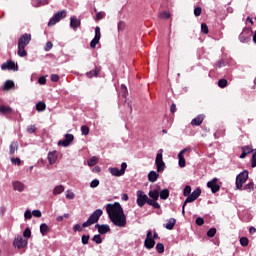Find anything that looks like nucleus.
I'll list each match as a JSON object with an SVG mask.
<instances>
[{"label":"nucleus","instance_id":"f257e3e1","mask_svg":"<svg viewBox=\"0 0 256 256\" xmlns=\"http://www.w3.org/2000/svg\"><path fill=\"white\" fill-rule=\"evenodd\" d=\"M106 213L112 221L113 225L116 227H126L127 226V216L123 211V207L119 202H115L113 204L106 205Z\"/></svg>","mask_w":256,"mask_h":256},{"label":"nucleus","instance_id":"f03ea898","mask_svg":"<svg viewBox=\"0 0 256 256\" xmlns=\"http://www.w3.org/2000/svg\"><path fill=\"white\" fill-rule=\"evenodd\" d=\"M103 215V210L96 209L88 218V221L82 224V227H91V225H95L99 221V218Z\"/></svg>","mask_w":256,"mask_h":256},{"label":"nucleus","instance_id":"7ed1b4c3","mask_svg":"<svg viewBox=\"0 0 256 256\" xmlns=\"http://www.w3.org/2000/svg\"><path fill=\"white\" fill-rule=\"evenodd\" d=\"M247 179H249V172L247 170L238 174L236 177V189L242 191L243 184L247 182Z\"/></svg>","mask_w":256,"mask_h":256},{"label":"nucleus","instance_id":"20e7f679","mask_svg":"<svg viewBox=\"0 0 256 256\" xmlns=\"http://www.w3.org/2000/svg\"><path fill=\"white\" fill-rule=\"evenodd\" d=\"M136 203L138 205V207H145V203H147V205H149V196H147V194H145V192H143L142 190H138L136 192Z\"/></svg>","mask_w":256,"mask_h":256},{"label":"nucleus","instance_id":"39448f33","mask_svg":"<svg viewBox=\"0 0 256 256\" xmlns=\"http://www.w3.org/2000/svg\"><path fill=\"white\" fill-rule=\"evenodd\" d=\"M155 165L157 166V172L165 171V162H163V149H159L155 159Z\"/></svg>","mask_w":256,"mask_h":256},{"label":"nucleus","instance_id":"423d86ee","mask_svg":"<svg viewBox=\"0 0 256 256\" xmlns=\"http://www.w3.org/2000/svg\"><path fill=\"white\" fill-rule=\"evenodd\" d=\"M67 17V11L62 10L57 12L48 22V26L49 27H53V25H55L56 23H59V21H61V19H65Z\"/></svg>","mask_w":256,"mask_h":256},{"label":"nucleus","instance_id":"0eeeda50","mask_svg":"<svg viewBox=\"0 0 256 256\" xmlns=\"http://www.w3.org/2000/svg\"><path fill=\"white\" fill-rule=\"evenodd\" d=\"M189 153H191V148H189V147H186L182 151L179 152V154H178L179 167H181V168L185 167V165H186L185 155H189Z\"/></svg>","mask_w":256,"mask_h":256},{"label":"nucleus","instance_id":"6e6552de","mask_svg":"<svg viewBox=\"0 0 256 256\" xmlns=\"http://www.w3.org/2000/svg\"><path fill=\"white\" fill-rule=\"evenodd\" d=\"M1 69L2 71H19V66L14 61L8 60L1 65Z\"/></svg>","mask_w":256,"mask_h":256},{"label":"nucleus","instance_id":"1a4fd4ad","mask_svg":"<svg viewBox=\"0 0 256 256\" xmlns=\"http://www.w3.org/2000/svg\"><path fill=\"white\" fill-rule=\"evenodd\" d=\"M144 247H146V249H153V247H155V240H153V232L151 230H149L146 234Z\"/></svg>","mask_w":256,"mask_h":256},{"label":"nucleus","instance_id":"9d476101","mask_svg":"<svg viewBox=\"0 0 256 256\" xmlns=\"http://www.w3.org/2000/svg\"><path fill=\"white\" fill-rule=\"evenodd\" d=\"M199 197H201V188H197L192 193H190V195L185 200V205H187V203H193V201H197Z\"/></svg>","mask_w":256,"mask_h":256},{"label":"nucleus","instance_id":"9b49d317","mask_svg":"<svg viewBox=\"0 0 256 256\" xmlns=\"http://www.w3.org/2000/svg\"><path fill=\"white\" fill-rule=\"evenodd\" d=\"M99 41H101V28L99 26H97L95 28V37L90 42L91 49H95L97 47V45H99Z\"/></svg>","mask_w":256,"mask_h":256},{"label":"nucleus","instance_id":"f8f14e48","mask_svg":"<svg viewBox=\"0 0 256 256\" xmlns=\"http://www.w3.org/2000/svg\"><path fill=\"white\" fill-rule=\"evenodd\" d=\"M13 245L17 249H25L27 247V239H24L23 236H17L13 241Z\"/></svg>","mask_w":256,"mask_h":256},{"label":"nucleus","instance_id":"ddd939ff","mask_svg":"<svg viewBox=\"0 0 256 256\" xmlns=\"http://www.w3.org/2000/svg\"><path fill=\"white\" fill-rule=\"evenodd\" d=\"M73 139H75V136L73 134H66L64 140L58 141L59 147H69L71 143H73Z\"/></svg>","mask_w":256,"mask_h":256},{"label":"nucleus","instance_id":"4468645a","mask_svg":"<svg viewBox=\"0 0 256 256\" xmlns=\"http://www.w3.org/2000/svg\"><path fill=\"white\" fill-rule=\"evenodd\" d=\"M31 43V34H24L18 40V46L27 47Z\"/></svg>","mask_w":256,"mask_h":256},{"label":"nucleus","instance_id":"2eb2a0df","mask_svg":"<svg viewBox=\"0 0 256 256\" xmlns=\"http://www.w3.org/2000/svg\"><path fill=\"white\" fill-rule=\"evenodd\" d=\"M217 178H213L211 181L207 183V187L211 189L212 193H217L219 189H221V186L217 183Z\"/></svg>","mask_w":256,"mask_h":256},{"label":"nucleus","instance_id":"dca6fc26","mask_svg":"<svg viewBox=\"0 0 256 256\" xmlns=\"http://www.w3.org/2000/svg\"><path fill=\"white\" fill-rule=\"evenodd\" d=\"M47 159H48L49 165H55V163H57V159H59V153L57 151L49 152Z\"/></svg>","mask_w":256,"mask_h":256},{"label":"nucleus","instance_id":"f3484780","mask_svg":"<svg viewBox=\"0 0 256 256\" xmlns=\"http://www.w3.org/2000/svg\"><path fill=\"white\" fill-rule=\"evenodd\" d=\"M95 228L98 229V232L100 233V235H105V233H109V231H111V228L107 224H103V225L96 224Z\"/></svg>","mask_w":256,"mask_h":256},{"label":"nucleus","instance_id":"a211bd4d","mask_svg":"<svg viewBox=\"0 0 256 256\" xmlns=\"http://www.w3.org/2000/svg\"><path fill=\"white\" fill-rule=\"evenodd\" d=\"M12 187L14 191H18L19 193H22V191H25V184L21 181H14L12 183Z\"/></svg>","mask_w":256,"mask_h":256},{"label":"nucleus","instance_id":"6ab92c4d","mask_svg":"<svg viewBox=\"0 0 256 256\" xmlns=\"http://www.w3.org/2000/svg\"><path fill=\"white\" fill-rule=\"evenodd\" d=\"M159 191H160V188H155L149 192L148 195L151 201H157L159 199Z\"/></svg>","mask_w":256,"mask_h":256},{"label":"nucleus","instance_id":"aec40b11","mask_svg":"<svg viewBox=\"0 0 256 256\" xmlns=\"http://www.w3.org/2000/svg\"><path fill=\"white\" fill-rule=\"evenodd\" d=\"M175 223H177V220L175 218H170L167 220V223L164 224L165 229H168V231H172L173 227H175Z\"/></svg>","mask_w":256,"mask_h":256},{"label":"nucleus","instance_id":"412c9836","mask_svg":"<svg viewBox=\"0 0 256 256\" xmlns=\"http://www.w3.org/2000/svg\"><path fill=\"white\" fill-rule=\"evenodd\" d=\"M108 171L113 175V177H123V172H121L117 167L109 168Z\"/></svg>","mask_w":256,"mask_h":256},{"label":"nucleus","instance_id":"4be33fe9","mask_svg":"<svg viewBox=\"0 0 256 256\" xmlns=\"http://www.w3.org/2000/svg\"><path fill=\"white\" fill-rule=\"evenodd\" d=\"M81 25V20L80 19H77L75 17H71L70 18V27L72 29H77V27H79Z\"/></svg>","mask_w":256,"mask_h":256},{"label":"nucleus","instance_id":"5701e85b","mask_svg":"<svg viewBox=\"0 0 256 256\" xmlns=\"http://www.w3.org/2000/svg\"><path fill=\"white\" fill-rule=\"evenodd\" d=\"M157 179H159V173H157L156 171H150V173L148 174V180L150 181V183H155Z\"/></svg>","mask_w":256,"mask_h":256},{"label":"nucleus","instance_id":"b1692460","mask_svg":"<svg viewBox=\"0 0 256 256\" xmlns=\"http://www.w3.org/2000/svg\"><path fill=\"white\" fill-rule=\"evenodd\" d=\"M203 119H205V116L199 115L191 121V125H201V123H203Z\"/></svg>","mask_w":256,"mask_h":256},{"label":"nucleus","instance_id":"393cba45","mask_svg":"<svg viewBox=\"0 0 256 256\" xmlns=\"http://www.w3.org/2000/svg\"><path fill=\"white\" fill-rule=\"evenodd\" d=\"M98 163L99 158H97V156H93L87 161L88 167H95V165H97Z\"/></svg>","mask_w":256,"mask_h":256},{"label":"nucleus","instance_id":"a878e982","mask_svg":"<svg viewBox=\"0 0 256 256\" xmlns=\"http://www.w3.org/2000/svg\"><path fill=\"white\" fill-rule=\"evenodd\" d=\"M40 233L43 237H45V235H47V233H49V226L45 223L40 225Z\"/></svg>","mask_w":256,"mask_h":256},{"label":"nucleus","instance_id":"bb28decb","mask_svg":"<svg viewBox=\"0 0 256 256\" xmlns=\"http://www.w3.org/2000/svg\"><path fill=\"white\" fill-rule=\"evenodd\" d=\"M65 191V187L63 185L55 186L53 189V195H61Z\"/></svg>","mask_w":256,"mask_h":256},{"label":"nucleus","instance_id":"cd10ccee","mask_svg":"<svg viewBox=\"0 0 256 256\" xmlns=\"http://www.w3.org/2000/svg\"><path fill=\"white\" fill-rule=\"evenodd\" d=\"M17 149H19V145L17 144V142H12L10 144L9 154L10 155H15V151H17Z\"/></svg>","mask_w":256,"mask_h":256},{"label":"nucleus","instance_id":"c85d7f7f","mask_svg":"<svg viewBox=\"0 0 256 256\" xmlns=\"http://www.w3.org/2000/svg\"><path fill=\"white\" fill-rule=\"evenodd\" d=\"M242 189L244 191H247L248 193H251V191H255V184L253 182H250L246 184Z\"/></svg>","mask_w":256,"mask_h":256},{"label":"nucleus","instance_id":"c756f323","mask_svg":"<svg viewBox=\"0 0 256 256\" xmlns=\"http://www.w3.org/2000/svg\"><path fill=\"white\" fill-rule=\"evenodd\" d=\"M13 110L11 109V107L9 106H0V113H2L3 115H7L9 113H11Z\"/></svg>","mask_w":256,"mask_h":256},{"label":"nucleus","instance_id":"7c9ffc66","mask_svg":"<svg viewBox=\"0 0 256 256\" xmlns=\"http://www.w3.org/2000/svg\"><path fill=\"white\" fill-rule=\"evenodd\" d=\"M160 199H168L169 198V189H164L161 192H159Z\"/></svg>","mask_w":256,"mask_h":256},{"label":"nucleus","instance_id":"2f4dec72","mask_svg":"<svg viewBox=\"0 0 256 256\" xmlns=\"http://www.w3.org/2000/svg\"><path fill=\"white\" fill-rule=\"evenodd\" d=\"M18 56L19 57H27V51L25 50V47L18 46Z\"/></svg>","mask_w":256,"mask_h":256},{"label":"nucleus","instance_id":"473e14b6","mask_svg":"<svg viewBox=\"0 0 256 256\" xmlns=\"http://www.w3.org/2000/svg\"><path fill=\"white\" fill-rule=\"evenodd\" d=\"M148 205L154 207V209H161V205L157 202V200H148Z\"/></svg>","mask_w":256,"mask_h":256},{"label":"nucleus","instance_id":"72a5a7b5","mask_svg":"<svg viewBox=\"0 0 256 256\" xmlns=\"http://www.w3.org/2000/svg\"><path fill=\"white\" fill-rule=\"evenodd\" d=\"M13 87H15V83H13V81H11V80H7V81L4 83V89H5V90L13 89Z\"/></svg>","mask_w":256,"mask_h":256},{"label":"nucleus","instance_id":"f704fd0d","mask_svg":"<svg viewBox=\"0 0 256 256\" xmlns=\"http://www.w3.org/2000/svg\"><path fill=\"white\" fill-rule=\"evenodd\" d=\"M92 241H94V243H96L97 245H101V243H103V239L99 234L94 235V237L92 238Z\"/></svg>","mask_w":256,"mask_h":256},{"label":"nucleus","instance_id":"c9c22d12","mask_svg":"<svg viewBox=\"0 0 256 256\" xmlns=\"http://www.w3.org/2000/svg\"><path fill=\"white\" fill-rule=\"evenodd\" d=\"M46 107H47V106L45 105L44 102H38V103L36 104V110H37V111H45Z\"/></svg>","mask_w":256,"mask_h":256},{"label":"nucleus","instance_id":"e433bc0d","mask_svg":"<svg viewBox=\"0 0 256 256\" xmlns=\"http://www.w3.org/2000/svg\"><path fill=\"white\" fill-rule=\"evenodd\" d=\"M97 75H99V70H97V69L92 70V71L86 73V76L89 77L90 79L92 77H97Z\"/></svg>","mask_w":256,"mask_h":256},{"label":"nucleus","instance_id":"4c0bfd02","mask_svg":"<svg viewBox=\"0 0 256 256\" xmlns=\"http://www.w3.org/2000/svg\"><path fill=\"white\" fill-rule=\"evenodd\" d=\"M160 19H169L171 17V13L169 11H163L159 15Z\"/></svg>","mask_w":256,"mask_h":256},{"label":"nucleus","instance_id":"58836bf2","mask_svg":"<svg viewBox=\"0 0 256 256\" xmlns=\"http://www.w3.org/2000/svg\"><path fill=\"white\" fill-rule=\"evenodd\" d=\"M184 197H189L191 195V186H185L183 190Z\"/></svg>","mask_w":256,"mask_h":256},{"label":"nucleus","instance_id":"ea45409f","mask_svg":"<svg viewBox=\"0 0 256 256\" xmlns=\"http://www.w3.org/2000/svg\"><path fill=\"white\" fill-rule=\"evenodd\" d=\"M240 245H242V247H247V245H249V239L247 237L240 238Z\"/></svg>","mask_w":256,"mask_h":256},{"label":"nucleus","instance_id":"a19ab883","mask_svg":"<svg viewBox=\"0 0 256 256\" xmlns=\"http://www.w3.org/2000/svg\"><path fill=\"white\" fill-rule=\"evenodd\" d=\"M156 251H158L159 253H164L165 252V246L163 245V243H158L156 245Z\"/></svg>","mask_w":256,"mask_h":256},{"label":"nucleus","instance_id":"79ce46f5","mask_svg":"<svg viewBox=\"0 0 256 256\" xmlns=\"http://www.w3.org/2000/svg\"><path fill=\"white\" fill-rule=\"evenodd\" d=\"M10 161H11L12 165H16L18 167H19V165H21V160L19 158L12 157V158H10Z\"/></svg>","mask_w":256,"mask_h":256},{"label":"nucleus","instance_id":"37998d69","mask_svg":"<svg viewBox=\"0 0 256 256\" xmlns=\"http://www.w3.org/2000/svg\"><path fill=\"white\" fill-rule=\"evenodd\" d=\"M242 151L245 152L247 155H249V153H253V147L252 146L242 147Z\"/></svg>","mask_w":256,"mask_h":256},{"label":"nucleus","instance_id":"c03bdc74","mask_svg":"<svg viewBox=\"0 0 256 256\" xmlns=\"http://www.w3.org/2000/svg\"><path fill=\"white\" fill-rule=\"evenodd\" d=\"M218 87H221V89L227 87V80H225V79H220V80L218 81Z\"/></svg>","mask_w":256,"mask_h":256},{"label":"nucleus","instance_id":"a18cd8bd","mask_svg":"<svg viewBox=\"0 0 256 256\" xmlns=\"http://www.w3.org/2000/svg\"><path fill=\"white\" fill-rule=\"evenodd\" d=\"M66 199H75V193L71 190L66 191Z\"/></svg>","mask_w":256,"mask_h":256},{"label":"nucleus","instance_id":"49530a36","mask_svg":"<svg viewBox=\"0 0 256 256\" xmlns=\"http://www.w3.org/2000/svg\"><path fill=\"white\" fill-rule=\"evenodd\" d=\"M90 187L91 189H95L96 187H99V180L98 179L92 180L90 183Z\"/></svg>","mask_w":256,"mask_h":256},{"label":"nucleus","instance_id":"de8ad7c7","mask_svg":"<svg viewBox=\"0 0 256 256\" xmlns=\"http://www.w3.org/2000/svg\"><path fill=\"white\" fill-rule=\"evenodd\" d=\"M201 31L202 33H204V35H207V33H209V27L207 26V24L203 23L201 25Z\"/></svg>","mask_w":256,"mask_h":256},{"label":"nucleus","instance_id":"09e8293b","mask_svg":"<svg viewBox=\"0 0 256 256\" xmlns=\"http://www.w3.org/2000/svg\"><path fill=\"white\" fill-rule=\"evenodd\" d=\"M251 167H253V168L256 167V149L254 150V152H253V154H252Z\"/></svg>","mask_w":256,"mask_h":256},{"label":"nucleus","instance_id":"8fccbe9b","mask_svg":"<svg viewBox=\"0 0 256 256\" xmlns=\"http://www.w3.org/2000/svg\"><path fill=\"white\" fill-rule=\"evenodd\" d=\"M81 134H82V135H89V127L83 125V126L81 127Z\"/></svg>","mask_w":256,"mask_h":256},{"label":"nucleus","instance_id":"3c124183","mask_svg":"<svg viewBox=\"0 0 256 256\" xmlns=\"http://www.w3.org/2000/svg\"><path fill=\"white\" fill-rule=\"evenodd\" d=\"M23 237H25L26 239H29V237H31V229L26 228L23 232Z\"/></svg>","mask_w":256,"mask_h":256},{"label":"nucleus","instance_id":"603ef678","mask_svg":"<svg viewBox=\"0 0 256 256\" xmlns=\"http://www.w3.org/2000/svg\"><path fill=\"white\" fill-rule=\"evenodd\" d=\"M53 49V43L48 41L44 47V51H51Z\"/></svg>","mask_w":256,"mask_h":256},{"label":"nucleus","instance_id":"864d4df0","mask_svg":"<svg viewBox=\"0 0 256 256\" xmlns=\"http://www.w3.org/2000/svg\"><path fill=\"white\" fill-rule=\"evenodd\" d=\"M35 131H37V128L35 127V125H30L27 127V133H35Z\"/></svg>","mask_w":256,"mask_h":256},{"label":"nucleus","instance_id":"5fc2aeb1","mask_svg":"<svg viewBox=\"0 0 256 256\" xmlns=\"http://www.w3.org/2000/svg\"><path fill=\"white\" fill-rule=\"evenodd\" d=\"M215 233H217V229L211 228V229L207 232V235H208V237H215Z\"/></svg>","mask_w":256,"mask_h":256},{"label":"nucleus","instance_id":"6e6d98bb","mask_svg":"<svg viewBox=\"0 0 256 256\" xmlns=\"http://www.w3.org/2000/svg\"><path fill=\"white\" fill-rule=\"evenodd\" d=\"M24 217L25 219H31V217H33V212H31V210H26L24 213Z\"/></svg>","mask_w":256,"mask_h":256},{"label":"nucleus","instance_id":"4d7b16f0","mask_svg":"<svg viewBox=\"0 0 256 256\" xmlns=\"http://www.w3.org/2000/svg\"><path fill=\"white\" fill-rule=\"evenodd\" d=\"M73 231H75V232H77V231L81 232V231H83V226H81V224H76V225L73 226Z\"/></svg>","mask_w":256,"mask_h":256},{"label":"nucleus","instance_id":"13d9d810","mask_svg":"<svg viewBox=\"0 0 256 256\" xmlns=\"http://www.w3.org/2000/svg\"><path fill=\"white\" fill-rule=\"evenodd\" d=\"M103 17H105V12H98V13H96L97 21H101V19H103Z\"/></svg>","mask_w":256,"mask_h":256},{"label":"nucleus","instance_id":"bf43d9fd","mask_svg":"<svg viewBox=\"0 0 256 256\" xmlns=\"http://www.w3.org/2000/svg\"><path fill=\"white\" fill-rule=\"evenodd\" d=\"M201 11H202L201 7H196V8L194 9V15H195V17H199V16L201 15Z\"/></svg>","mask_w":256,"mask_h":256},{"label":"nucleus","instance_id":"052dcab7","mask_svg":"<svg viewBox=\"0 0 256 256\" xmlns=\"http://www.w3.org/2000/svg\"><path fill=\"white\" fill-rule=\"evenodd\" d=\"M82 243L83 245H87V243H89V235L82 236Z\"/></svg>","mask_w":256,"mask_h":256},{"label":"nucleus","instance_id":"680f3d73","mask_svg":"<svg viewBox=\"0 0 256 256\" xmlns=\"http://www.w3.org/2000/svg\"><path fill=\"white\" fill-rule=\"evenodd\" d=\"M127 170V163H125V162H123L122 164H121V169H120V171H121V173L123 174V175H125V171Z\"/></svg>","mask_w":256,"mask_h":256},{"label":"nucleus","instance_id":"e2e57ef3","mask_svg":"<svg viewBox=\"0 0 256 256\" xmlns=\"http://www.w3.org/2000/svg\"><path fill=\"white\" fill-rule=\"evenodd\" d=\"M38 83L40 85H45L47 83V79L45 78V76H42L38 79Z\"/></svg>","mask_w":256,"mask_h":256},{"label":"nucleus","instance_id":"0e129e2a","mask_svg":"<svg viewBox=\"0 0 256 256\" xmlns=\"http://www.w3.org/2000/svg\"><path fill=\"white\" fill-rule=\"evenodd\" d=\"M32 215L33 217H41V210H33Z\"/></svg>","mask_w":256,"mask_h":256},{"label":"nucleus","instance_id":"69168bd1","mask_svg":"<svg viewBox=\"0 0 256 256\" xmlns=\"http://www.w3.org/2000/svg\"><path fill=\"white\" fill-rule=\"evenodd\" d=\"M204 223H205V220H203V218L198 217V218L196 219V225L201 226V225H203Z\"/></svg>","mask_w":256,"mask_h":256},{"label":"nucleus","instance_id":"338daca9","mask_svg":"<svg viewBox=\"0 0 256 256\" xmlns=\"http://www.w3.org/2000/svg\"><path fill=\"white\" fill-rule=\"evenodd\" d=\"M51 81H54V82L59 81V75H57V74H52V75H51Z\"/></svg>","mask_w":256,"mask_h":256},{"label":"nucleus","instance_id":"774afa93","mask_svg":"<svg viewBox=\"0 0 256 256\" xmlns=\"http://www.w3.org/2000/svg\"><path fill=\"white\" fill-rule=\"evenodd\" d=\"M249 233H251V234L256 233V228L255 227H250Z\"/></svg>","mask_w":256,"mask_h":256}]
</instances>
